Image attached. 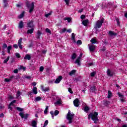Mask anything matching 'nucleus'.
Masks as SVG:
<instances>
[{"mask_svg": "<svg viewBox=\"0 0 127 127\" xmlns=\"http://www.w3.org/2000/svg\"><path fill=\"white\" fill-rule=\"evenodd\" d=\"M98 115L99 114L97 112H94V113H91L88 115V120H92L94 121V124H97L98 121H99V118H98Z\"/></svg>", "mask_w": 127, "mask_h": 127, "instance_id": "f257e3e1", "label": "nucleus"}, {"mask_svg": "<svg viewBox=\"0 0 127 127\" xmlns=\"http://www.w3.org/2000/svg\"><path fill=\"white\" fill-rule=\"evenodd\" d=\"M104 21H105V19L102 18L100 20H97L96 22L94 28L96 31H98V28H101L102 27V25H103V23H104Z\"/></svg>", "mask_w": 127, "mask_h": 127, "instance_id": "f03ea898", "label": "nucleus"}, {"mask_svg": "<svg viewBox=\"0 0 127 127\" xmlns=\"http://www.w3.org/2000/svg\"><path fill=\"white\" fill-rule=\"evenodd\" d=\"M74 114H71V111H68V112L66 115V119L69 121V124H72L73 123V119H74Z\"/></svg>", "mask_w": 127, "mask_h": 127, "instance_id": "7ed1b4c3", "label": "nucleus"}, {"mask_svg": "<svg viewBox=\"0 0 127 127\" xmlns=\"http://www.w3.org/2000/svg\"><path fill=\"white\" fill-rule=\"evenodd\" d=\"M26 4L29 9V13H31V12L33 11V9H34V2H32L31 3H29L28 1H27Z\"/></svg>", "mask_w": 127, "mask_h": 127, "instance_id": "20e7f679", "label": "nucleus"}, {"mask_svg": "<svg viewBox=\"0 0 127 127\" xmlns=\"http://www.w3.org/2000/svg\"><path fill=\"white\" fill-rule=\"evenodd\" d=\"M82 56H83V54L80 53L79 55V56L75 60V64H77L78 66H81V63H80V61L81 60V58L82 57Z\"/></svg>", "mask_w": 127, "mask_h": 127, "instance_id": "39448f33", "label": "nucleus"}, {"mask_svg": "<svg viewBox=\"0 0 127 127\" xmlns=\"http://www.w3.org/2000/svg\"><path fill=\"white\" fill-rule=\"evenodd\" d=\"M19 116L22 119H24V120H27V118H28V114H24L23 112H20L19 113Z\"/></svg>", "mask_w": 127, "mask_h": 127, "instance_id": "423d86ee", "label": "nucleus"}, {"mask_svg": "<svg viewBox=\"0 0 127 127\" xmlns=\"http://www.w3.org/2000/svg\"><path fill=\"white\" fill-rule=\"evenodd\" d=\"M107 74L108 77H113V76H114V72L111 71L110 69H107Z\"/></svg>", "mask_w": 127, "mask_h": 127, "instance_id": "0eeeda50", "label": "nucleus"}, {"mask_svg": "<svg viewBox=\"0 0 127 127\" xmlns=\"http://www.w3.org/2000/svg\"><path fill=\"white\" fill-rule=\"evenodd\" d=\"M62 76H59L55 80V84H59L61 81V80L63 79Z\"/></svg>", "mask_w": 127, "mask_h": 127, "instance_id": "6e6552de", "label": "nucleus"}, {"mask_svg": "<svg viewBox=\"0 0 127 127\" xmlns=\"http://www.w3.org/2000/svg\"><path fill=\"white\" fill-rule=\"evenodd\" d=\"M73 105L75 107H76V108L79 107V99L78 98H76L73 101Z\"/></svg>", "mask_w": 127, "mask_h": 127, "instance_id": "1a4fd4ad", "label": "nucleus"}, {"mask_svg": "<svg viewBox=\"0 0 127 127\" xmlns=\"http://www.w3.org/2000/svg\"><path fill=\"white\" fill-rule=\"evenodd\" d=\"M109 34L111 37H116V36L118 34L117 33L113 32V31H109Z\"/></svg>", "mask_w": 127, "mask_h": 127, "instance_id": "9d476101", "label": "nucleus"}, {"mask_svg": "<svg viewBox=\"0 0 127 127\" xmlns=\"http://www.w3.org/2000/svg\"><path fill=\"white\" fill-rule=\"evenodd\" d=\"M27 26L28 28H34V25L33 24V22L30 21L27 23Z\"/></svg>", "mask_w": 127, "mask_h": 127, "instance_id": "9b49d317", "label": "nucleus"}, {"mask_svg": "<svg viewBox=\"0 0 127 127\" xmlns=\"http://www.w3.org/2000/svg\"><path fill=\"white\" fill-rule=\"evenodd\" d=\"M41 89L43 92H44L45 93H46V92H49L50 90V88H49V87H46L44 88V87L43 85H41Z\"/></svg>", "mask_w": 127, "mask_h": 127, "instance_id": "f8f14e48", "label": "nucleus"}, {"mask_svg": "<svg viewBox=\"0 0 127 127\" xmlns=\"http://www.w3.org/2000/svg\"><path fill=\"white\" fill-rule=\"evenodd\" d=\"M21 43H22V39L20 38L18 41V46L20 49H22V45H21Z\"/></svg>", "mask_w": 127, "mask_h": 127, "instance_id": "ddd939ff", "label": "nucleus"}, {"mask_svg": "<svg viewBox=\"0 0 127 127\" xmlns=\"http://www.w3.org/2000/svg\"><path fill=\"white\" fill-rule=\"evenodd\" d=\"M89 50L90 52H94L95 51V49H96V47L95 45H92L89 47Z\"/></svg>", "mask_w": 127, "mask_h": 127, "instance_id": "4468645a", "label": "nucleus"}, {"mask_svg": "<svg viewBox=\"0 0 127 127\" xmlns=\"http://www.w3.org/2000/svg\"><path fill=\"white\" fill-rule=\"evenodd\" d=\"M71 40H72L73 43H76V38L75 37V33H74L71 34Z\"/></svg>", "mask_w": 127, "mask_h": 127, "instance_id": "2eb2a0df", "label": "nucleus"}, {"mask_svg": "<svg viewBox=\"0 0 127 127\" xmlns=\"http://www.w3.org/2000/svg\"><path fill=\"white\" fill-rule=\"evenodd\" d=\"M33 31H34V28H31L27 30V34H32L33 33Z\"/></svg>", "mask_w": 127, "mask_h": 127, "instance_id": "dca6fc26", "label": "nucleus"}, {"mask_svg": "<svg viewBox=\"0 0 127 127\" xmlns=\"http://www.w3.org/2000/svg\"><path fill=\"white\" fill-rule=\"evenodd\" d=\"M24 59L25 60H30L31 59V57L30 56V55L26 54Z\"/></svg>", "mask_w": 127, "mask_h": 127, "instance_id": "f3484780", "label": "nucleus"}, {"mask_svg": "<svg viewBox=\"0 0 127 127\" xmlns=\"http://www.w3.org/2000/svg\"><path fill=\"white\" fill-rule=\"evenodd\" d=\"M76 74V70L73 69L71 71L69 72V76H73V75H75Z\"/></svg>", "mask_w": 127, "mask_h": 127, "instance_id": "a211bd4d", "label": "nucleus"}, {"mask_svg": "<svg viewBox=\"0 0 127 127\" xmlns=\"http://www.w3.org/2000/svg\"><path fill=\"white\" fill-rule=\"evenodd\" d=\"M88 23H89V20L88 19L84 20L82 22V24L84 26H87Z\"/></svg>", "mask_w": 127, "mask_h": 127, "instance_id": "6ab92c4d", "label": "nucleus"}, {"mask_svg": "<svg viewBox=\"0 0 127 127\" xmlns=\"http://www.w3.org/2000/svg\"><path fill=\"white\" fill-rule=\"evenodd\" d=\"M21 95H22V93H21L20 91L18 90V91H17L16 95L17 99H18V98H19V97H20Z\"/></svg>", "mask_w": 127, "mask_h": 127, "instance_id": "aec40b11", "label": "nucleus"}, {"mask_svg": "<svg viewBox=\"0 0 127 127\" xmlns=\"http://www.w3.org/2000/svg\"><path fill=\"white\" fill-rule=\"evenodd\" d=\"M32 91L33 94H35V95H36V94H37V88L36 87H33Z\"/></svg>", "mask_w": 127, "mask_h": 127, "instance_id": "412c9836", "label": "nucleus"}, {"mask_svg": "<svg viewBox=\"0 0 127 127\" xmlns=\"http://www.w3.org/2000/svg\"><path fill=\"white\" fill-rule=\"evenodd\" d=\"M18 27L20 29L23 28V22H22V21H20V22L19 23Z\"/></svg>", "mask_w": 127, "mask_h": 127, "instance_id": "4be33fe9", "label": "nucleus"}, {"mask_svg": "<svg viewBox=\"0 0 127 127\" xmlns=\"http://www.w3.org/2000/svg\"><path fill=\"white\" fill-rule=\"evenodd\" d=\"M77 57V54H76V53H73L72 54L71 57V59L72 60H75V59H76Z\"/></svg>", "mask_w": 127, "mask_h": 127, "instance_id": "5701e85b", "label": "nucleus"}, {"mask_svg": "<svg viewBox=\"0 0 127 127\" xmlns=\"http://www.w3.org/2000/svg\"><path fill=\"white\" fill-rule=\"evenodd\" d=\"M12 78H13V76L10 77V78L9 79L5 78L4 82H6L7 83H8V82H9L10 81H11V79H12Z\"/></svg>", "mask_w": 127, "mask_h": 127, "instance_id": "b1692460", "label": "nucleus"}, {"mask_svg": "<svg viewBox=\"0 0 127 127\" xmlns=\"http://www.w3.org/2000/svg\"><path fill=\"white\" fill-rule=\"evenodd\" d=\"M32 127H37L36 126V125H37V123H36V121L33 120L32 121Z\"/></svg>", "mask_w": 127, "mask_h": 127, "instance_id": "393cba45", "label": "nucleus"}, {"mask_svg": "<svg viewBox=\"0 0 127 127\" xmlns=\"http://www.w3.org/2000/svg\"><path fill=\"white\" fill-rule=\"evenodd\" d=\"M112 96H113V93H112V92L110 90L108 91V95L107 98H108V99H110V98H112Z\"/></svg>", "mask_w": 127, "mask_h": 127, "instance_id": "a878e982", "label": "nucleus"}, {"mask_svg": "<svg viewBox=\"0 0 127 127\" xmlns=\"http://www.w3.org/2000/svg\"><path fill=\"white\" fill-rule=\"evenodd\" d=\"M90 42L93 44L97 43V40L95 38H92L90 40Z\"/></svg>", "mask_w": 127, "mask_h": 127, "instance_id": "bb28decb", "label": "nucleus"}, {"mask_svg": "<svg viewBox=\"0 0 127 127\" xmlns=\"http://www.w3.org/2000/svg\"><path fill=\"white\" fill-rule=\"evenodd\" d=\"M110 104H111V102L109 101H105L104 102V105L107 107L108 106H109V105H110Z\"/></svg>", "mask_w": 127, "mask_h": 127, "instance_id": "cd10ccee", "label": "nucleus"}, {"mask_svg": "<svg viewBox=\"0 0 127 127\" xmlns=\"http://www.w3.org/2000/svg\"><path fill=\"white\" fill-rule=\"evenodd\" d=\"M3 2L4 3V7H6L7 5H8V3H7V0H3Z\"/></svg>", "mask_w": 127, "mask_h": 127, "instance_id": "c85d7f7f", "label": "nucleus"}, {"mask_svg": "<svg viewBox=\"0 0 127 127\" xmlns=\"http://www.w3.org/2000/svg\"><path fill=\"white\" fill-rule=\"evenodd\" d=\"M24 13H25V11H23L19 16L18 18H22L24 15Z\"/></svg>", "mask_w": 127, "mask_h": 127, "instance_id": "c756f323", "label": "nucleus"}, {"mask_svg": "<svg viewBox=\"0 0 127 127\" xmlns=\"http://www.w3.org/2000/svg\"><path fill=\"white\" fill-rule=\"evenodd\" d=\"M90 90L92 92H95V91H96V86L95 85H93L92 87H91Z\"/></svg>", "mask_w": 127, "mask_h": 127, "instance_id": "7c9ffc66", "label": "nucleus"}, {"mask_svg": "<svg viewBox=\"0 0 127 127\" xmlns=\"http://www.w3.org/2000/svg\"><path fill=\"white\" fill-rule=\"evenodd\" d=\"M12 47L11 46H9L7 47V53L8 54L10 53V50H11Z\"/></svg>", "mask_w": 127, "mask_h": 127, "instance_id": "2f4dec72", "label": "nucleus"}, {"mask_svg": "<svg viewBox=\"0 0 127 127\" xmlns=\"http://www.w3.org/2000/svg\"><path fill=\"white\" fill-rule=\"evenodd\" d=\"M41 100H42V98L40 96L35 98L36 102H39V101H41Z\"/></svg>", "mask_w": 127, "mask_h": 127, "instance_id": "473e14b6", "label": "nucleus"}, {"mask_svg": "<svg viewBox=\"0 0 127 127\" xmlns=\"http://www.w3.org/2000/svg\"><path fill=\"white\" fill-rule=\"evenodd\" d=\"M90 110V108L88 107V106H85L84 107V112H85V113H88V112H89V110Z\"/></svg>", "mask_w": 127, "mask_h": 127, "instance_id": "72a5a7b5", "label": "nucleus"}, {"mask_svg": "<svg viewBox=\"0 0 127 127\" xmlns=\"http://www.w3.org/2000/svg\"><path fill=\"white\" fill-rule=\"evenodd\" d=\"M61 104H62L61 103V100H59L55 102V105H61Z\"/></svg>", "mask_w": 127, "mask_h": 127, "instance_id": "f704fd0d", "label": "nucleus"}, {"mask_svg": "<svg viewBox=\"0 0 127 127\" xmlns=\"http://www.w3.org/2000/svg\"><path fill=\"white\" fill-rule=\"evenodd\" d=\"M17 111H18V112H23V109L20 108V107H17L16 108Z\"/></svg>", "mask_w": 127, "mask_h": 127, "instance_id": "c9c22d12", "label": "nucleus"}, {"mask_svg": "<svg viewBox=\"0 0 127 127\" xmlns=\"http://www.w3.org/2000/svg\"><path fill=\"white\" fill-rule=\"evenodd\" d=\"M115 19L117 22V25H119V26H120V25H121V23L120 22V19H119L118 18H116Z\"/></svg>", "mask_w": 127, "mask_h": 127, "instance_id": "e433bc0d", "label": "nucleus"}, {"mask_svg": "<svg viewBox=\"0 0 127 127\" xmlns=\"http://www.w3.org/2000/svg\"><path fill=\"white\" fill-rule=\"evenodd\" d=\"M64 20H67L68 22H71L72 19L70 17H65L64 19Z\"/></svg>", "mask_w": 127, "mask_h": 127, "instance_id": "4c0bfd02", "label": "nucleus"}, {"mask_svg": "<svg viewBox=\"0 0 127 127\" xmlns=\"http://www.w3.org/2000/svg\"><path fill=\"white\" fill-rule=\"evenodd\" d=\"M52 14V11H50L49 13L45 14V17H49L50 15Z\"/></svg>", "mask_w": 127, "mask_h": 127, "instance_id": "58836bf2", "label": "nucleus"}, {"mask_svg": "<svg viewBox=\"0 0 127 127\" xmlns=\"http://www.w3.org/2000/svg\"><path fill=\"white\" fill-rule=\"evenodd\" d=\"M96 71H93L90 73V76L91 77H95V76L96 75Z\"/></svg>", "mask_w": 127, "mask_h": 127, "instance_id": "ea45409f", "label": "nucleus"}, {"mask_svg": "<svg viewBox=\"0 0 127 127\" xmlns=\"http://www.w3.org/2000/svg\"><path fill=\"white\" fill-rule=\"evenodd\" d=\"M8 60H9V56L7 57L6 59H5L3 61V63H4V64L7 63V62L8 61Z\"/></svg>", "mask_w": 127, "mask_h": 127, "instance_id": "a19ab883", "label": "nucleus"}, {"mask_svg": "<svg viewBox=\"0 0 127 127\" xmlns=\"http://www.w3.org/2000/svg\"><path fill=\"white\" fill-rule=\"evenodd\" d=\"M46 32H47V33H49V34H51V31H50V29L49 28L46 29Z\"/></svg>", "mask_w": 127, "mask_h": 127, "instance_id": "79ce46f5", "label": "nucleus"}, {"mask_svg": "<svg viewBox=\"0 0 127 127\" xmlns=\"http://www.w3.org/2000/svg\"><path fill=\"white\" fill-rule=\"evenodd\" d=\"M43 70H44V67L43 66H40L39 68L40 72H43Z\"/></svg>", "mask_w": 127, "mask_h": 127, "instance_id": "37998d69", "label": "nucleus"}, {"mask_svg": "<svg viewBox=\"0 0 127 127\" xmlns=\"http://www.w3.org/2000/svg\"><path fill=\"white\" fill-rule=\"evenodd\" d=\"M77 44H78V45H81L82 44V41H81V40H78L77 42H76Z\"/></svg>", "mask_w": 127, "mask_h": 127, "instance_id": "c03bdc74", "label": "nucleus"}, {"mask_svg": "<svg viewBox=\"0 0 127 127\" xmlns=\"http://www.w3.org/2000/svg\"><path fill=\"white\" fill-rule=\"evenodd\" d=\"M59 114V112L58 111V110H55L54 112L55 116H58Z\"/></svg>", "mask_w": 127, "mask_h": 127, "instance_id": "a18cd8bd", "label": "nucleus"}, {"mask_svg": "<svg viewBox=\"0 0 127 127\" xmlns=\"http://www.w3.org/2000/svg\"><path fill=\"white\" fill-rule=\"evenodd\" d=\"M64 1L67 5H69L70 3V0H64Z\"/></svg>", "mask_w": 127, "mask_h": 127, "instance_id": "49530a36", "label": "nucleus"}, {"mask_svg": "<svg viewBox=\"0 0 127 127\" xmlns=\"http://www.w3.org/2000/svg\"><path fill=\"white\" fill-rule=\"evenodd\" d=\"M15 56L17 57V58H20V55L18 53H15Z\"/></svg>", "mask_w": 127, "mask_h": 127, "instance_id": "de8ad7c7", "label": "nucleus"}, {"mask_svg": "<svg viewBox=\"0 0 127 127\" xmlns=\"http://www.w3.org/2000/svg\"><path fill=\"white\" fill-rule=\"evenodd\" d=\"M2 47L3 49H5V48H7V45L6 44H3Z\"/></svg>", "mask_w": 127, "mask_h": 127, "instance_id": "09e8293b", "label": "nucleus"}, {"mask_svg": "<svg viewBox=\"0 0 127 127\" xmlns=\"http://www.w3.org/2000/svg\"><path fill=\"white\" fill-rule=\"evenodd\" d=\"M16 102V100H13L11 103L9 104L10 106H12L13 104H15V102Z\"/></svg>", "mask_w": 127, "mask_h": 127, "instance_id": "8fccbe9b", "label": "nucleus"}, {"mask_svg": "<svg viewBox=\"0 0 127 127\" xmlns=\"http://www.w3.org/2000/svg\"><path fill=\"white\" fill-rule=\"evenodd\" d=\"M37 35H38V37H37V38H39V36H40V35H41L42 33L41 32H40V31H38L37 33Z\"/></svg>", "mask_w": 127, "mask_h": 127, "instance_id": "3c124183", "label": "nucleus"}, {"mask_svg": "<svg viewBox=\"0 0 127 127\" xmlns=\"http://www.w3.org/2000/svg\"><path fill=\"white\" fill-rule=\"evenodd\" d=\"M13 47H14V48H15L16 49H17V48H18V45H17V44H14L13 45Z\"/></svg>", "mask_w": 127, "mask_h": 127, "instance_id": "603ef678", "label": "nucleus"}, {"mask_svg": "<svg viewBox=\"0 0 127 127\" xmlns=\"http://www.w3.org/2000/svg\"><path fill=\"white\" fill-rule=\"evenodd\" d=\"M80 18L81 19H84L86 18V16L85 15H81L80 16Z\"/></svg>", "mask_w": 127, "mask_h": 127, "instance_id": "864d4df0", "label": "nucleus"}, {"mask_svg": "<svg viewBox=\"0 0 127 127\" xmlns=\"http://www.w3.org/2000/svg\"><path fill=\"white\" fill-rule=\"evenodd\" d=\"M13 72L15 74H17V73H18V70L17 69H15L13 70Z\"/></svg>", "mask_w": 127, "mask_h": 127, "instance_id": "5fc2aeb1", "label": "nucleus"}, {"mask_svg": "<svg viewBox=\"0 0 127 127\" xmlns=\"http://www.w3.org/2000/svg\"><path fill=\"white\" fill-rule=\"evenodd\" d=\"M8 99H9L10 100H12V99H14V97L11 95H9L8 96Z\"/></svg>", "mask_w": 127, "mask_h": 127, "instance_id": "6e6d98bb", "label": "nucleus"}, {"mask_svg": "<svg viewBox=\"0 0 127 127\" xmlns=\"http://www.w3.org/2000/svg\"><path fill=\"white\" fill-rule=\"evenodd\" d=\"M8 109L10 110V111H12V107H11V105H10V104H9Z\"/></svg>", "mask_w": 127, "mask_h": 127, "instance_id": "4d7b16f0", "label": "nucleus"}, {"mask_svg": "<svg viewBox=\"0 0 127 127\" xmlns=\"http://www.w3.org/2000/svg\"><path fill=\"white\" fill-rule=\"evenodd\" d=\"M68 92L70 93V94H73V91H72V89L70 88H68Z\"/></svg>", "mask_w": 127, "mask_h": 127, "instance_id": "13d9d810", "label": "nucleus"}, {"mask_svg": "<svg viewBox=\"0 0 127 127\" xmlns=\"http://www.w3.org/2000/svg\"><path fill=\"white\" fill-rule=\"evenodd\" d=\"M25 78H26V79H28L29 80H30L31 79V76H25Z\"/></svg>", "mask_w": 127, "mask_h": 127, "instance_id": "bf43d9fd", "label": "nucleus"}, {"mask_svg": "<svg viewBox=\"0 0 127 127\" xmlns=\"http://www.w3.org/2000/svg\"><path fill=\"white\" fill-rule=\"evenodd\" d=\"M67 32H68V33H71V32H72V29H69L68 30H67Z\"/></svg>", "mask_w": 127, "mask_h": 127, "instance_id": "052dcab7", "label": "nucleus"}, {"mask_svg": "<svg viewBox=\"0 0 127 127\" xmlns=\"http://www.w3.org/2000/svg\"><path fill=\"white\" fill-rule=\"evenodd\" d=\"M120 98H121V102H124L125 99H124V96H122V97H120Z\"/></svg>", "mask_w": 127, "mask_h": 127, "instance_id": "680f3d73", "label": "nucleus"}, {"mask_svg": "<svg viewBox=\"0 0 127 127\" xmlns=\"http://www.w3.org/2000/svg\"><path fill=\"white\" fill-rule=\"evenodd\" d=\"M118 96H119V97L121 98L122 97H123L124 95H122V94L118 93Z\"/></svg>", "mask_w": 127, "mask_h": 127, "instance_id": "e2e57ef3", "label": "nucleus"}, {"mask_svg": "<svg viewBox=\"0 0 127 127\" xmlns=\"http://www.w3.org/2000/svg\"><path fill=\"white\" fill-rule=\"evenodd\" d=\"M36 82H33L32 83V86H36Z\"/></svg>", "mask_w": 127, "mask_h": 127, "instance_id": "0e129e2a", "label": "nucleus"}, {"mask_svg": "<svg viewBox=\"0 0 127 127\" xmlns=\"http://www.w3.org/2000/svg\"><path fill=\"white\" fill-rule=\"evenodd\" d=\"M3 117H4V115L3 114V113H1V114H0V118H3Z\"/></svg>", "mask_w": 127, "mask_h": 127, "instance_id": "69168bd1", "label": "nucleus"}, {"mask_svg": "<svg viewBox=\"0 0 127 127\" xmlns=\"http://www.w3.org/2000/svg\"><path fill=\"white\" fill-rule=\"evenodd\" d=\"M48 84H53V80H50L48 81Z\"/></svg>", "mask_w": 127, "mask_h": 127, "instance_id": "338daca9", "label": "nucleus"}, {"mask_svg": "<svg viewBox=\"0 0 127 127\" xmlns=\"http://www.w3.org/2000/svg\"><path fill=\"white\" fill-rule=\"evenodd\" d=\"M20 69H22V70H23V71H25V67L24 66H21Z\"/></svg>", "mask_w": 127, "mask_h": 127, "instance_id": "774afa93", "label": "nucleus"}]
</instances>
